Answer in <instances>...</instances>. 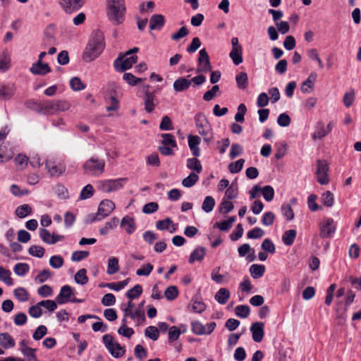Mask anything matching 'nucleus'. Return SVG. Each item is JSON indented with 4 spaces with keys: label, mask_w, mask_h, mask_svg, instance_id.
Instances as JSON below:
<instances>
[{
    "label": "nucleus",
    "mask_w": 361,
    "mask_h": 361,
    "mask_svg": "<svg viewBox=\"0 0 361 361\" xmlns=\"http://www.w3.org/2000/svg\"><path fill=\"white\" fill-rule=\"evenodd\" d=\"M104 47V37L102 32L94 31L83 51L82 59L86 62L95 60L102 53Z\"/></svg>",
    "instance_id": "nucleus-1"
},
{
    "label": "nucleus",
    "mask_w": 361,
    "mask_h": 361,
    "mask_svg": "<svg viewBox=\"0 0 361 361\" xmlns=\"http://www.w3.org/2000/svg\"><path fill=\"white\" fill-rule=\"evenodd\" d=\"M126 6L124 0H109L107 15L114 25L121 24L125 19Z\"/></svg>",
    "instance_id": "nucleus-2"
},
{
    "label": "nucleus",
    "mask_w": 361,
    "mask_h": 361,
    "mask_svg": "<svg viewBox=\"0 0 361 361\" xmlns=\"http://www.w3.org/2000/svg\"><path fill=\"white\" fill-rule=\"evenodd\" d=\"M39 112L52 115L59 111H65L70 109L71 104L65 100H47L38 104Z\"/></svg>",
    "instance_id": "nucleus-3"
},
{
    "label": "nucleus",
    "mask_w": 361,
    "mask_h": 361,
    "mask_svg": "<svg viewBox=\"0 0 361 361\" xmlns=\"http://www.w3.org/2000/svg\"><path fill=\"white\" fill-rule=\"evenodd\" d=\"M138 50L137 47H134L124 54L120 55L114 62V68L118 72H124L131 68L137 60V56L132 54L137 53Z\"/></svg>",
    "instance_id": "nucleus-4"
},
{
    "label": "nucleus",
    "mask_w": 361,
    "mask_h": 361,
    "mask_svg": "<svg viewBox=\"0 0 361 361\" xmlns=\"http://www.w3.org/2000/svg\"><path fill=\"white\" fill-rule=\"evenodd\" d=\"M195 126L198 133L204 138L207 142H210L213 139L212 130L211 126L203 113H197L195 116Z\"/></svg>",
    "instance_id": "nucleus-5"
},
{
    "label": "nucleus",
    "mask_w": 361,
    "mask_h": 361,
    "mask_svg": "<svg viewBox=\"0 0 361 361\" xmlns=\"http://www.w3.org/2000/svg\"><path fill=\"white\" fill-rule=\"evenodd\" d=\"M105 161L96 157H91L83 164L85 173L88 175L98 176L104 173Z\"/></svg>",
    "instance_id": "nucleus-6"
},
{
    "label": "nucleus",
    "mask_w": 361,
    "mask_h": 361,
    "mask_svg": "<svg viewBox=\"0 0 361 361\" xmlns=\"http://www.w3.org/2000/svg\"><path fill=\"white\" fill-rule=\"evenodd\" d=\"M103 342L110 354L115 358H119L124 355L126 350L118 342L114 341L110 334L103 336Z\"/></svg>",
    "instance_id": "nucleus-7"
},
{
    "label": "nucleus",
    "mask_w": 361,
    "mask_h": 361,
    "mask_svg": "<svg viewBox=\"0 0 361 361\" xmlns=\"http://www.w3.org/2000/svg\"><path fill=\"white\" fill-rule=\"evenodd\" d=\"M45 168L49 174L52 177H59L66 171L64 163L53 157L46 160Z\"/></svg>",
    "instance_id": "nucleus-8"
},
{
    "label": "nucleus",
    "mask_w": 361,
    "mask_h": 361,
    "mask_svg": "<svg viewBox=\"0 0 361 361\" xmlns=\"http://www.w3.org/2000/svg\"><path fill=\"white\" fill-rule=\"evenodd\" d=\"M126 181V178L101 180L98 183V188L103 192H111L121 189Z\"/></svg>",
    "instance_id": "nucleus-9"
},
{
    "label": "nucleus",
    "mask_w": 361,
    "mask_h": 361,
    "mask_svg": "<svg viewBox=\"0 0 361 361\" xmlns=\"http://www.w3.org/2000/svg\"><path fill=\"white\" fill-rule=\"evenodd\" d=\"M115 207L116 206L113 201L110 200H102L98 207L97 215L92 221H100L108 216L114 210Z\"/></svg>",
    "instance_id": "nucleus-10"
},
{
    "label": "nucleus",
    "mask_w": 361,
    "mask_h": 361,
    "mask_svg": "<svg viewBox=\"0 0 361 361\" xmlns=\"http://www.w3.org/2000/svg\"><path fill=\"white\" fill-rule=\"evenodd\" d=\"M329 165L326 161L319 159L317 162L316 176L318 183L321 185H326L329 182Z\"/></svg>",
    "instance_id": "nucleus-11"
},
{
    "label": "nucleus",
    "mask_w": 361,
    "mask_h": 361,
    "mask_svg": "<svg viewBox=\"0 0 361 361\" xmlns=\"http://www.w3.org/2000/svg\"><path fill=\"white\" fill-rule=\"evenodd\" d=\"M86 0H59V4L66 13H73L79 11Z\"/></svg>",
    "instance_id": "nucleus-12"
},
{
    "label": "nucleus",
    "mask_w": 361,
    "mask_h": 361,
    "mask_svg": "<svg viewBox=\"0 0 361 361\" xmlns=\"http://www.w3.org/2000/svg\"><path fill=\"white\" fill-rule=\"evenodd\" d=\"M320 233L319 235L322 238H330L336 231V224L331 218H326L324 219L319 225Z\"/></svg>",
    "instance_id": "nucleus-13"
},
{
    "label": "nucleus",
    "mask_w": 361,
    "mask_h": 361,
    "mask_svg": "<svg viewBox=\"0 0 361 361\" xmlns=\"http://www.w3.org/2000/svg\"><path fill=\"white\" fill-rule=\"evenodd\" d=\"M197 62V73H207L212 71V67L210 63L209 56L205 49H202L199 51Z\"/></svg>",
    "instance_id": "nucleus-14"
},
{
    "label": "nucleus",
    "mask_w": 361,
    "mask_h": 361,
    "mask_svg": "<svg viewBox=\"0 0 361 361\" xmlns=\"http://www.w3.org/2000/svg\"><path fill=\"white\" fill-rule=\"evenodd\" d=\"M39 235L42 240L49 245H54L64 238L63 235L55 233L51 234L50 232L44 228H39Z\"/></svg>",
    "instance_id": "nucleus-15"
},
{
    "label": "nucleus",
    "mask_w": 361,
    "mask_h": 361,
    "mask_svg": "<svg viewBox=\"0 0 361 361\" xmlns=\"http://www.w3.org/2000/svg\"><path fill=\"white\" fill-rule=\"evenodd\" d=\"M16 91V87L14 83H3L0 85V99L9 100L14 96Z\"/></svg>",
    "instance_id": "nucleus-16"
},
{
    "label": "nucleus",
    "mask_w": 361,
    "mask_h": 361,
    "mask_svg": "<svg viewBox=\"0 0 361 361\" xmlns=\"http://www.w3.org/2000/svg\"><path fill=\"white\" fill-rule=\"evenodd\" d=\"M264 324L257 322L253 323L250 326L252 337L255 342L259 343L262 341L264 336Z\"/></svg>",
    "instance_id": "nucleus-17"
},
{
    "label": "nucleus",
    "mask_w": 361,
    "mask_h": 361,
    "mask_svg": "<svg viewBox=\"0 0 361 361\" xmlns=\"http://www.w3.org/2000/svg\"><path fill=\"white\" fill-rule=\"evenodd\" d=\"M73 294V288L68 285H64L61 287L59 293L56 297V301L59 305L65 304L69 302Z\"/></svg>",
    "instance_id": "nucleus-18"
},
{
    "label": "nucleus",
    "mask_w": 361,
    "mask_h": 361,
    "mask_svg": "<svg viewBox=\"0 0 361 361\" xmlns=\"http://www.w3.org/2000/svg\"><path fill=\"white\" fill-rule=\"evenodd\" d=\"M145 109L147 113H152L157 104L155 92H145L143 96Z\"/></svg>",
    "instance_id": "nucleus-19"
},
{
    "label": "nucleus",
    "mask_w": 361,
    "mask_h": 361,
    "mask_svg": "<svg viewBox=\"0 0 361 361\" xmlns=\"http://www.w3.org/2000/svg\"><path fill=\"white\" fill-rule=\"evenodd\" d=\"M188 139V146L192 155L195 157H199L200 155V149L199 147L201 141L200 137L197 135H189Z\"/></svg>",
    "instance_id": "nucleus-20"
},
{
    "label": "nucleus",
    "mask_w": 361,
    "mask_h": 361,
    "mask_svg": "<svg viewBox=\"0 0 361 361\" xmlns=\"http://www.w3.org/2000/svg\"><path fill=\"white\" fill-rule=\"evenodd\" d=\"M30 71L32 74L44 75L50 73L51 68L48 63H44L42 61H37L32 64Z\"/></svg>",
    "instance_id": "nucleus-21"
},
{
    "label": "nucleus",
    "mask_w": 361,
    "mask_h": 361,
    "mask_svg": "<svg viewBox=\"0 0 361 361\" xmlns=\"http://www.w3.org/2000/svg\"><path fill=\"white\" fill-rule=\"evenodd\" d=\"M165 24V18L161 14H154L149 20V28L151 30H159Z\"/></svg>",
    "instance_id": "nucleus-22"
},
{
    "label": "nucleus",
    "mask_w": 361,
    "mask_h": 361,
    "mask_svg": "<svg viewBox=\"0 0 361 361\" xmlns=\"http://www.w3.org/2000/svg\"><path fill=\"white\" fill-rule=\"evenodd\" d=\"M206 255V250L204 247L199 246L196 247L190 254L188 262L193 264L195 262H201Z\"/></svg>",
    "instance_id": "nucleus-23"
},
{
    "label": "nucleus",
    "mask_w": 361,
    "mask_h": 361,
    "mask_svg": "<svg viewBox=\"0 0 361 361\" xmlns=\"http://www.w3.org/2000/svg\"><path fill=\"white\" fill-rule=\"evenodd\" d=\"M317 79V74L311 73L308 78L302 83L301 91L303 93H310L313 90L314 84Z\"/></svg>",
    "instance_id": "nucleus-24"
},
{
    "label": "nucleus",
    "mask_w": 361,
    "mask_h": 361,
    "mask_svg": "<svg viewBox=\"0 0 361 361\" xmlns=\"http://www.w3.org/2000/svg\"><path fill=\"white\" fill-rule=\"evenodd\" d=\"M191 85V80L186 78L180 77L176 79L173 85V89L176 92H180L187 90Z\"/></svg>",
    "instance_id": "nucleus-25"
},
{
    "label": "nucleus",
    "mask_w": 361,
    "mask_h": 361,
    "mask_svg": "<svg viewBox=\"0 0 361 361\" xmlns=\"http://www.w3.org/2000/svg\"><path fill=\"white\" fill-rule=\"evenodd\" d=\"M121 226L126 230L128 234H132L136 229L134 219L127 215L121 219Z\"/></svg>",
    "instance_id": "nucleus-26"
},
{
    "label": "nucleus",
    "mask_w": 361,
    "mask_h": 361,
    "mask_svg": "<svg viewBox=\"0 0 361 361\" xmlns=\"http://www.w3.org/2000/svg\"><path fill=\"white\" fill-rule=\"evenodd\" d=\"M11 67V56L8 50L0 53V71L5 73Z\"/></svg>",
    "instance_id": "nucleus-27"
},
{
    "label": "nucleus",
    "mask_w": 361,
    "mask_h": 361,
    "mask_svg": "<svg viewBox=\"0 0 361 361\" xmlns=\"http://www.w3.org/2000/svg\"><path fill=\"white\" fill-rule=\"evenodd\" d=\"M170 226L172 227L170 233H174L176 231V226L173 224V221L169 217L156 222V228L160 231L169 230Z\"/></svg>",
    "instance_id": "nucleus-28"
},
{
    "label": "nucleus",
    "mask_w": 361,
    "mask_h": 361,
    "mask_svg": "<svg viewBox=\"0 0 361 361\" xmlns=\"http://www.w3.org/2000/svg\"><path fill=\"white\" fill-rule=\"evenodd\" d=\"M15 345V340L8 333H0V345L1 347L9 349L13 348Z\"/></svg>",
    "instance_id": "nucleus-29"
},
{
    "label": "nucleus",
    "mask_w": 361,
    "mask_h": 361,
    "mask_svg": "<svg viewBox=\"0 0 361 361\" xmlns=\"http://www.w3.org/2000/svg\"><path fill=\"white\" fill-rule=\"evenodd\" d=\"M231 295L230 291L226 288H221L215 295V300L221 305L226 303Z\"/></svg>",
    "instance_id": "nucleus-30"
},
{
    "label": "nucleus",
    "mask_w": 361,
    "mask_h": 361,
    "mask_svg": "<svg viewBox=\"0 0 361 361\" xmlns=\"http://www.w3.org/2000/svg\"><path fill=\"white\" fill-rule=\"evenodd\" d=\"M250 272L253 279H259L265 272V266L254 264L250 266Z\"/></svg>",
    "instance_id": "nucleus-31"
},
{
    "label": "nucleus",
    "mask_w": 361,
    "mask_h": 361,
    "mask_svg": "<svg viewBox=\"0 0 361 361\" xmlns=\"http://www.w3.org/2000/svg\"><path fill=\"white\" fill-rule=\"evenodd\" d=\"M235 221H236V217L235 216H230L226 221H223L221 222H216L214 224V227L218 228L219 229H220L222 231H228L231 228L233 224Z\"/></svg>",
    "instance_id": "nucleus-32"
},
{
    "label": "nucleus",
    "mask_w": 361,
    "mask_h": 361,
    "mask_svg": "<svg viewBox=\"0 0 361 361\" xmlns=\"http://www.w3.org/2000/svg\"><path fill=\"white\" fill-rule=\"evenodd\" d=\"M119 270L118 259L116 257H111L108 259L107 274L113 275L117 273Z\"/></svg>",
    "instance_id": "nucleus-33"
},
{
    "label": "nucleus",
    "mask_w": 361,
    "mask_h": 361,
    "mask_svg": "<svg viewBox=\"0 0 361 361\" xmlns=\"http://www.w3.org/2000/svg\"><path fill=\"white\" fill-rule=\"evenodd\" d=\"M118 224V219L117 217H113L109 221L106 222L105 225L99 228V233L102 235H105L117 226Z\"/></svg>",
    "instance_id": "nucleus-34"
},
{
    "label": "nucleus",
    "mask_w": 361,
    "mask_h": 361,
    "mask_svg": "<svg viewBox=\"0 0 361 361\" xmlns=\"http://www.w3.org/2000/svg\"><path fill=\"white\" fill-rule=\"evenodd\" d=\"M297 232L295 230L290 229L285 231L282 236L283 243L288 246L293 245L296 238Z\"/></svg>",
    "instance_id": "nucleus-35"
},
{
    "label": "nucleus",
    "mask_w": 361,
    "mask_h": 361,
    "mask_svg": "<svg viewBox=\"0 0 361 361\" xmlns=\"http://www.w3.org/2000/svg\"><path fill=\"white\" fill-rule=\"evenodd\" d=\"M186 166L189 169L195 171L197 174L201 173L202 171V164L195 157L188 159Z\"/></svg>",
    "instance_id": "nucleus-36"
},
{
    "label": "nucleus",
    "mask_w": 361,
    "mask_h": 361,
    "mask_svg": "<svg viewBox=\"0 0 361 361\" xmlns=\"http://www.w3.org/2000/svg\"><path fill=\"white\" fill-rule=\"evenodd\" d=\"M32 212V207L27 204L18 206L15 211L16 215L19 218H25L27 216L30 215Z\"/></svg>",
    "instance_id": "nucleus-37"
},
{
    "label": "nucleus",
    "mask_w": 361,
    "mask_h": 361,
    "mask_svg": "<svg viewBox=\"0 0 361 361\" xmlns=\"http://www.w3.org/2000/svg\"><path fill=\"white\" fill-rule=\"evenodd\" d=\"M229 56L235 66L239 65L243 61V48L242 49H232L229 54Z\"/></svg>",
    "instance_id": "nucleus-38"
},
{
    "label": "nucleus",
    "mask_w": 361,
    "mask_h": 361,
    "mask_svg": "<svg viewBox=\"0 0 361 361\" xmlns=\"http://www.w3.org/2000/svg\"><path fill=\"white\" fill-rule=\"evenodd\" d=\"M142 286L140 284H137L126 292V296L132 300L137 298L142 294Z\"/></svg>",
    "instance_id": "nucleus-39"
},
{
    "label": "nucleus",
    "mask_w": 361,
    "mask_h": 361,
    "mask_svg": "<svg viewBox=\"0 0 361 361\" xmlns=\"http://www.w3.org/2000/svg\"><path fill=\"white\" fill-rule=\"evenodd\" d=\"M235 80L238 88L245 89L248 85V78L245 72H240L235 75Z\"/></svg>",
    "instance_id": "nucleus-40"
},
{
    "label": "nucleus",
    "mask_w": 361,
    "mask_h": 361,
    "mask_svg": "<svg viewBox=\"0 0 361 361\" xmlns=\"http://www.w3.org/2000/svg\"><path fill=\"white\" fill-rule=\"evenodd\" d=\"M75 281L78 284L85 285L88 282V277L87 276V270L81 269L75 274Z\"/></svg>",
    "instance_id": "nucleus-41"
},
{
    "label": "nucleus",
    "mask_w": 361,
    "mask_h": 361,
    "mask_svg": "<svg viewBox=\"0 0 361 361\" xmlns=\"http://www.w3.org/2000/svg\"><path fill=\"white\" fill-rule=\"evenodd\" d=\"M11 275V273L8 269H6L0 266V280L3 281L8 286H12L13 284V281Z\"/></svg>",
    "instance_id": "nucleus-42"
},
{
    "label": "nucleus",
    "mask_w": 361,
    "mask_h": 361,
    "mask_svg": "<svg viewBox=\"0 0 361 361\" xmlns=\"http://www.w3.org/2000/svg\"><path fill=\"white\" fill-rule=\"evenodd\" d=\"M188 308L194 312L202 313L206 310V305L202 301L192 299Z\"/></svg>",
    "instance_id": "nucleus-43"
},
{
    "label": "nucleus",
    "mask_w": 361,
    "mask_h": 361,
    "mask_svg": "<svg viewBox=\"0 0 361 361\" xmlns=\"http://www.w3.org/2000/svg\"><path fill=\"white\" fill-rule=\"evenodd\" d=\"M233 208V204L231 202L228 201V200L224 197L219 207V211L221 214H226L232 211Z\"/></svg>",
    "instance_id": "nucleus-44"
},
{
    "label": "nucleus",
    "mask_w": 361,
    "mask_h": 361,
    "mask_svg": "<svg viewBox=\"0 0 361 361\" xmlns=\"http://www.w3.org/2000/svg\"><path fill=\"white\" fill-rule=\"evenodd\" d=\"M214 206L215 200L214 197L212 196H207L202 202V209L207 213H209L213 210Z\"/></svg>",
    "instance_id": "nucleus-45"
},
{
    "label": "nucleus",
    "mask_w": 361,
    "mask_h": 361,
    "mask_svg": "<svg viewBox=\"0 0 361 361\" xmlns=\"http://www.w3.org/2000/svg\"><path fill=\"white\" fill-rule=\"evenodd\" d=\"M327 135V131H326V128L322 122H319L317 126V128L314 133L312 134V139H322Z\"/></svg>",
    "instance_id": "nucleus-46"
},
{
    "label": "nucleus",
    "mask_w": 361,
    "mask_h": 361,
    "mask_svg": "<svg viewBox=\"0 0 361 361\" xmlns=\"http://www.w3.org/2000/svg\"><path fill=\"white\" fill-rule=\"evenodd\" d=\"M161 137H162L161 145L171 146L172 147H177L176 141L172 134L162 133Z\"/></svg>",
    "instance_id": "nucleus-47"
},
{
    "label": "nucleus",
    "mask_w": 361,
    "mask_h": 361,
    "mask_svg": "<svg viewBox=\"0 0 361 361\" xmlns=\"http://www.w3.org/2000/svg\"><path fill=\"white\" fill-rule=\"evenodd\" d=\"M199 180V176L195 173H190L188 176L182 180V185L185 188H190L193 186Z\"/></svg>",
    "instance_id": "nucleus-48"
},
{
    "label": "nucleus",
    "mask_w": 361,
    "mask_h": 361,
    "mask_svg": "<svg viewBox=\"0 0 361 361\" xmlns=\"http://www.w3.org/2000/svg\"><path fill=\"white\" fill-rule=\"evenodd\" d=\"M94 195V188L91 184L85 185L80 191L79 200H87L92 197Z\"/></svg>",
    "instance_id": "nucleus-49"
},
{
    "label": "nucleus",
    "mask_w": 361,
    "mask_h": 361,
    "mask_svg": "<svg viewBox=\"0 0 361 361\" xmlns=\"http://www.w3.org/2000/svg\"><path fill=\"white\" fill-rule=\"evenodd\" d=\"M13 152L6 146L0 145V162H6L13 157Z\"/></svg>",
    "instance_id": "nucleus-50"
},
{
    "label": "nucleus",
    "mask_w": 361,
    "mask_h": 361,
    "mask_svg": "<svg viewBox=\"0 0 361 361\" xmlns=\"http://www.w3.org/2000/svg\"><path fill=\"white\" fill-rule=\"evenodd\" d=\"M30 270V267L27 263H18L14 266V273L20 276H25Z\"/></svg>",
    "instance_id": "nucleus-51"
},
{
    "label": "nucleus",
    "mask_w": 361,
    "mask_h": 361,
    "mask_svg": "<svg viewBox=\"0 0 361 361\" xmlns=\"http://www.w3.org/2000/svg\"><path fill=\"white\" fill-rule=\"evenodd\" d=\"M235 314L240 318H247L250 312V309L248 305H240L235 309Z\"/></svg>",
    "instance_id": "nucleus-52"
},
{
    "label": "nucleus",
    "mask_w": 361,
    "mask_h": 361,
    "mask_svg": "<svg viewBox=\"0 0 361 361\" xmlns=\"http://www.w3.org/2000/svg\"><path fill=\"white\" fill-rule=\"evenodd\" d=\"M276 152L275 153V158L276 159H282L286 154L287 145L285 142L276 143Z\"/></svg>",
    "instance_id": "nucleus-53"
},
{
    "label": "nucleus",
    "mask_w": 361,
    "mask_h": 361,
    "mask_svg": "<svg viewBox=\"0 0 361 361\" xmlns=\"http://www.w3.org/2000/svg\"><path fill=\"white\" fill-rule=\"evenodd\" d=\"M123 79L130 85L135 86L143 80L141 78H137L130 73H125Z\"/></svg>",
    "instance_id": "nucleus-54"
},
{
    "label": "nucleus",
    "mask_w": 361,
    "mask_h": 361,
    "mask_svg": "<svg viewBox=\"0 0 361 361\" xmlns=\"http://www.w3.org/2000/svg\"><path fill=\"white\" fill-rule=\"evenodd\" d=\"M260 192H262L264 199L267 202L271 201L274 197V190L271 185L264 186L261 188Z\"/></svg>",
    "instance_id": "nucleus-55"
},
{
    "label": "nucleus",
    "mask_w": 361,
    "mask_h": 361,
    "mask_svg": "<svg viewBox=\"0 0 361 361\" xmlns=\"http://www.w3.org/2000/svg\"><path fill=\"white\" fill-rule=\"evenodd\" d=\"M145 335L152 341H157L159 336V330L154 326H149L146 328Z\"/></svg>",
    "instance_id": "nucleus-56"
},
{
    "label": "nucleus",
    "mask_w": 361,
    "mask_h": 361,
    "mask_svg": "<svg viewBox=\"0 0 361 361\" xmlns=\"http://www.w3.org/2000/svg\"><path fill=\"white\" fill-rule=\"evenodd\" d=\"M13 293L15 297L20 302H25L28 300L29 294L24 288H16Z\"/></svg>",
    "instance_id": "nucleus-57"
},
{
    "label": "nucleus",
    "mask_w": 361,
    "mask_h": 361,
    "mask_svg": "<svg viewBox=\"0 0 361 361\" xmlns=\"http://www.w3.org/2000/svg\"><path fill=\"white\" fill-rule=\"evenodd\" d=\"M322 202L327 207H331L334 202V195L330 191L324 192L322 195Z\"/></svg>",
    "instance_id": "nucleus-58"
},
{
    "label": "nucleus",
    "mask_w": 361,
    "mask_h": 361,
    "mask_svg": "<svg viewBox=\"0 0 361 361\" xmlns=\"http://www.w3.org/2000/svg\"><path fill=\"white\" fill-rule=\"evenodd\" d=\"M44 249L39 245H32L28 249V252L31 256L42 258L44 255Z\"/></svg>",
    "instance_id": "nucleus-59"
},
{
    "label": "nucleus",
    "mask_w": 361,
    "mask_h": 361,
    "mask_svg": "<svg viewBox=\"0 0 361 361\" xmlns=\"http://www.w3.org/2000/svg\"><path fill=\"white\" fill-rule=\"evenodd\" d=\"M55 193L61 200H66L69 197L68 189L61 184L56 185L55 188Z\"/></svg>",
    "instance_id": "nucleus-60"
},
{
    "label": "nucleus",
    "mask_w": 361,
    "mask_h": 361,
    "mask_svg": "<svg viewBox=\"0 0 361 361\" xmlns=\"http://www.w3.org/2000/svg\"><path fill=\"white\" fill-rule=\"evenodd\" d=\"M191 331L196 335H204L205 334L204 325L199 321L192 322Z\"/></svg>",
    "instance_id": "nucleus-61"
},
{
    "label": "nucleus",
    "mask_w": 361,
    "mask_h": 361,
    "mask_svg": "<svg viewBox=\"0 0 361 361\" xmlns=\"http://www.w3.org/2000/svg\"><path fill=\"white\" fill-rule=\"evenodd\" d=\"M275 214L272 212H265L262 218L261 222L265 226H271L275 220Z\"/></svg>",
    "instance_id": "nucleus-62"
},
{
    "label": "nucleus",
    "mask_w": 361,
    "mask_h": 361,
    "mask_svg": "<svg viewBox=\"0 0 361 361\" xmlns=\"http://www.w3.org/2000/svg\"><path fill=\"white\" fill-rule=\"evenodd\" d=\"M52 276V272L49 269H44L39 272L35 277V281L38 283H42L47 281Z\"/></svg>",
    "instance_id": "nucleus-63"
},
{
    "label": "nucleus",
    "mask_w": 361,
    "mask_h": 361,
    "mask_svg": "<svg viewBox=\"0 0 361 361\" xmlns=\"http://www.w3.org/2000/svg\"><path fill=\"white\" fill-rule=\"evenodd\" d=\"M164 295L168 300H173L178 295V290L176 286H171L168 287L165 292Z\"/></svg>",
    "instance_id": "nucleus-64"
}]
</instances>
